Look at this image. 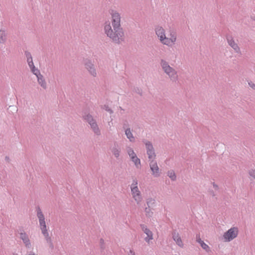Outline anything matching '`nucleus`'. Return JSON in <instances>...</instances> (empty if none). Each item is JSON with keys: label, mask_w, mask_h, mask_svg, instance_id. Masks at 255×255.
<instances>
[{"label": "nucleus", "mask_w": 255, "mask_h": 255, "mask_svg": "<svg viewBox=\"0 0 255 255\" xmlns=\"http://www.w3.org/2000/svg\"><path fill=\"white\" fill-rule=\"evenodd\" d=\"M172 236L173 240L175 242L177 245L183 248L184 247V244L179 233L176 231H173L172 233Z\"/></svg>", "instance_id": "2eb2a0df"}, {"label": "nucleus", "mask_w": 255, "mask_h": 255, "mask_svg": "<svg viewBox=\"0 0 255 255\" xmlns=\"http://www.w3.org/2000/svg\"><path fill=\"white\" fill-rule=\"evenodd\" d=\"M31 70V71L32 72V73L35 75L36 77H37L38 76H40L41 75V74L40 73V71L37 69V68H36L35 67H34V68H32L30 69Z\"/></svg>", "instance_id": "5701e85b"}, {"label": "nucleus", "mask_w": 255, "mask_h": 255, "mask_svg": "<svg viewBox=\"0 0 255 255\" xmlns=\"http://www.w3.org/2000/svg\"><path fill=\"white\" fill-rule=\"evenodd\" d=\"M201 246V247L204 249L205 250L206 252H210V248L208 246V245H207L206 243H205L204 242V243H202V244H201V245H200Z\"/></svg>", "instance_id": "b1692460"}, {"label": "nucleus", "mask_w": 255, "mask_h": 255, "mask_svg": "<svg viewBox=\"0 0 255 255\" xmlns=\"http://www.w3.org/2000/svg\"><path fill=\"white\" fill-rule=\"evenodd\" d=\"M160 64L163 71L168 76L171 81L176 82L178 80V76L177 71L171 67L166 60L161 59Z\"/></svg>", "instance_id": "20e7f679"}, {"label": "nucleus", "mask_w": 255, "mask_h": 255, "mask_svg": "<svg viewBox=\"0 0 255 255\" xmlns=\"http://www.w3.org/2000/svg\"><path fill=\"white\" fill-rule=\"evenodd\" d=\"M100 243H101V244H103V243H104V240H103L102 239H101L100 240Z\"/></svg>", "instance_id": "e433bc0d"}, {"label": "nucleus", "mask_w": 255, "mask_h": 255, "mask_svg": "<svg viewBox=\"0 0 255 255\" xmlns=\"http://www.w3.org/2000/svg\"><path fill=\"white\" fill-rule=\"evenodd\" d=\"M215 195L214 193V192H213V193H212V196H214Z\"/></svg>", "instance_id": "4c0bfd02"}, {"label": "nucleus", "mask_w": 255, "mask_h": 255, "mask_svg": "<svg viewBox=\"0 0 255 255\" xmlns=\"http://www.w3.org/2000/svg\"><path fill=\"white\" fill-rule=\"evenodd\" d=\"M125 134L127 137L129 139V141L134 142L135 141V138L131 132L130 128H127L125 130Z\"/></svg>", "instance_id": "f3484780"}, {"label": "nucleus", "mask_w": 255, "mask_h": 255, "mask_svg": "<svg viewBox=\"0 0 255 255\" xmlns=\"http://www.w3.org/2000/svg\"><path fill=\"white\" fill-rule=\"evenodd\" d=\"M127 151L131 160L134 163L135 167L137 168H140L141 165L140 160L137 157L133 149L130 147H128Z\"/></svg>", "instance_id": "6e6552de"}, {"label": "nucleus", "mask_w": 255, "mask_h": 255, "mask_svg": "<svg viewBox=\"0 0 255 255\" xmlns=\"http://www.w3.org/2000/svg\"><path fill=\"white\" fill-rule=\"evenodd\" d=\"M102 108L111 114L113 113V111L110 109L108 105H105Z\"/></svg>", "instance_id": "a878e982"}, {"label": "nucleus", "mask_w": 255, "mask_h": 255, "mask_svg": "<svg viewBox=\"0 0 255 255\" xmlns=\"http://www.w3.org/2000/svg\"><path fill=\"white\" fill-rule=\"evenodd\" d=\"M137 184H138L137 180L136 179H133L132 183L130 185V189H132V188H134V187H135V188L137 187Z\"/></svg>", "instance_id": "393cba45"}, {"label": "nucleus", "mask_w": 255, "mask_h": 255, "mask_svg": "<svg viewBox=\"0 0 255 255\" xmlns=\"http://www.w3.org/2000/svg\"><path fill=\"white\" fill-rule=\"evenodd\" d=\"M227 40L228 44L234 49L235 52L241 54V51L238 44L235 42L233 38L231 36H228L227 37Z\"/></svg>", "instance_id": "ddd939ff"}, {"label": "nucleus", "mask_w": 255, "mask_h": 255, "mask_svg": "<svg viewBox=\"0 0 255 255\" xmlns=\"http://www.w3.org/2000/svg\"><path fill=\"white\" fill-rule=\"evenodd\" d=\"M26 60H27V63H30L31 62H32V61H33L32 57H31V58H26Z\"/></svg>", "instance_id": "72a5a7b5"}, {"label": "nucleus", "mask_w": 255, "mask_h": 255, "mask_svg": "<svg viewBox=\"0 0 255 255\" xmlns=\"http://www.w3.org/2000/svg\"><path fill=\"white\" fill-rule=\"evenodd\" d=\"M18 232L19 235V238L22 241L25 247L27 249L30 248L31 244L28 235L22 229H20Z\"/></svg>", "instance_id": "9d476101"}, {"label": "nucleus", "mask_w": 255, "mask_h": 255, "mask_svg": "<svg viewBox=\"0 0 255 255\" xmlns=\"http://www.w3.org/2000/svg\"><path fill=\"white\" fill-rule=\"evenodd\" d=\"M213 187H214L215 189L217 190V189H218V185H217V184H216L215 183H213Z\"/></svg>", "instance_id": "f704fd0d"}, {"label": "nucleus", "mask_w": 255, "mask_h": 255, "mask_svg": "<svg viewBox=\"0 0 255 255\" xmlns=\"http://www.w3.org/2000/svg\"><path fill=\"white\" fill-rule=\"evenodd\" d=\"M155 201L152 198H148L146 200V204L148 207L153 208L154 206Z\"/></svg>", "instance_id": "aec40b11"}, {"label": "nucleus", "mask_w": 255, "mask_h": 255, "mask_svg": "<svg viewBox=\"0 0 255 255\" xmlns=\"http://www.w3.org/2000/svg\"><path fill=\"white\" fill-rule=\"evenodd\" d=\"M111 150L115 157L118 158L121 152V147L117 142H115L113 146L111 147Z\"/></svg>", "instance_id": "dca6fc26"}, {"label": "nucleus", "mask_w": 255, "mask_h": 255, "mask_svg": "<svg viewBox=\"0 0 255 255\" xmlns=\"http://www.w3.org/2000/svg\"><path fill=\"white\" fill-rule=\"evenodd\" d=\"M127 126H128V124H127L125 123V124H124V125H123V128H124L125 129H126L127 128H127Z\"/></svg>", "instance_id": "c9c22d12"}, {"label": "nucleus", "mask_w": 255, "mask_h": 255, "mask_svg": "<svg viewBox=\"0 0 255 255\" xmlns=\"http://www.w3.org/2000/svg\"><path fill=\"white\" fill-rule=\"evenodd\" d=\"M140 226L143 232L147 236V237L144 238L145 241L147 243H149L150 240L153 239V234L152 232L144 224H141Z\"/></svg>", "instance_id": "4468645a"}, {"label": "nucleus", "mask_w": 255, "mask_h": 255, "mask_svg": "<svg viewBox=\"0 0 255 255\" xmlns=\"http://www.w3.org/2000/svg\"><path fill=\"white\" fill-rule=\"evenodd\" d=\"M128 255H135V254L133 250H130L129 253H128Z\"/></svg>", "instance_id": "2f4dec72"}, {"label": "nucleus", "mask_w": 255, "mask_h": 255, "mask_svg": "<svg viewBox=\"0 0 255 255\" xmlns=\"http://www.w3.org/2000/svg\"><path fill=\"white\" fill-rule=\"evenodd\" d=\"M28 63V65L30 68V69H32V68H34V67H35V66L34 65V63H33V62H31L30 63Z\"/></svg>", "instance_id": "c756f323"}, {"label": "nucleus", "mask_w": 255, "mask_h": 255, "mask_svg": "<svg viewBox=\"0 0 255 255\" xmlns=\"http://www.w3.org/2000/svg\"><path fill=\"white\" fill-rule=\"evenodd\" d=\"M130 189L132 198L137 204H139L142 200V197L138 187L136 188L134 187Z\"/></svg>", "instance_id": "9b49d317"}, {"label": "nucleus", "mask_w": 255, "mask_h": 255, "mask_svg": "<svg viewBox=\"0 0 255 255\" xmlns=\"http://www.w3.org/2000/svg\"><path fill=\"white\" fill-rule=\"evenodd\" d=\"M86 69L90 74L94 77L97 75V71L95 65L90 60L87 61L85 63Z\"/></svg>", "instance_id": "f8f14e48"}, {"label": "nucleus", "mask_w": 255, "mask_h": 255, "mask_svg": "<svg viewBox=\"0 0 255 255\" xmlns=\"http://www.w3.org/2000/svg\"><path fill=\"white\" fill-rule=\"evenodd\" d=\"M83 119L90 125L92 130L95 134L97 135H101V130L96 120L94 119L93 116L89 113H85V114L83 115Z\"/></svg>", "instance_id": "39448f33"}, {"label": "nucleus", "mask_w": 255, "mask_h": 255, "mask_svg": "<svg viewBox=\"0 0 255 255\" xmlns=\"http://www.w3.org/2000/svg\"><path fill=\"white\" fill-rule=\"evenodd\" d=\"M37 79V82L38 84L41 86V87L43 89H46L47 88V84L43 77V76L41 74V75L38 76Z\"/></svg>", "instance_id": "a211bd4d"}, {"label": "nucleus", "mask_w": 255, "mask_h": 255, "mask_svg": "<svg viewBox=\"0 0 255 255\" xmlns=\"http://www.w3.org/2000/svg\"><path fill=\"white\" fill-rule=\"evenodd\" d=\"M155 32L160 42L163 45L172 47L177 41V32L173 29L169 30L168 37L166 36L165 29L160 26L155 27Z\"/></svg>", "instance_id": "f03ea898"}, {"label": "nucleus", "mask_w": 255, "mask_h": 255, "mask_svg": "<svg viewBox=\"0 0 255 255\" xmlns=\"http://www.w3.org/2000/svg\"><path fill=\"white\" fill-rule=\"evenodd\" d=\"M249 85L253 89H255V84L253 83L252 82H249Z\"/></svg>", "instance_id": "7c9ffc66"}, {"label": "nucleus", "mask_w": 255, "mask_h": 255, "mask_svg": "<svg viewBox=\"0 0 255 255\" xmlns=\"http://www.w3.org/2000/svg\"><path fill=\"white\" fill-rule=\"evenodd\" d=\"M149 167L151 171V174L154 177H158L160 176V172L159 168L157 165L156 161L155 159L149 160Z\"/></svg>", "instance_id": "1a4fd4ad"}, {"label": "nucleus", "mask_w": 255, "mask_h": 255, "mask_svg": "<svg viewBox=\"0 0 255 255\" xmlns=\"http://www.w3.org/2000/svg\"><path fill=\"white\" fill-rule=\"evenodd\" d=\"M238 235V228L237 227H233L224 233L223 237L225 241L230 242L236 238Z\"/></svg>", "instance_id": "0eeeda50"}, {"label": "nucleus", "mask_w": 255, "mask_h": 255, "mask_svg": "<svg viewBox=\"0 0 255 255\" xmlns=\"http://www.w3.org/2000/svg\"><path fill=\"white\" fill-rule=\"evenodd\" d=\"M36 211L37 212V217L39 220V226L41 230L42 234L43 235L46 242L49 244L50 247L51 248H53V245L52 243L51 238L49 237L47 231L45 217L39 206L36 207Z\"/></svg>", "instance_id": "7ed1b4c3"}, {"label": "nucleus", "mask_w": 255, "mask_h": 255, "mask_svg": "<svg viewBox=\"0 0 255 255\" xmlns=\"http://www.w3.org/2000/svg\"><path fill=\"white\" fill-rule=\"evenodd\" d=\"M112 16V24L109 21L105 23L104 26L105 33L113 42L120 43L123 41L124 32L121 27V15L116 10H112L110 12Z\"/></svg>", "instance_id": "f257e3e1"}, {"label": "nucleus", "mask_w": 255, "mask_h": 255, "mask_svg": "<svg viewBox=\"0 0 255 255\" xmlns=\"http://www.w3.org/2000/svg\"><path fill=\"white\" fill-rule=\"evenodd\" d=\"M196 240L197 242L200 244V245H201V244H202V243H204V242L200 238L199 236H196Z\"/></svg>", "instance_id": "c85d7f7f"}, {"label": "nucleus", "mask_w": 255, "mask_h": 255, "mask_svg": "<svg viewBox=\"0 0 255 255\" xmlns=\"http://www.w3.org/2000/svg\"><path fill=\"white\" fill-rule=\"evenodd\" d=\"M4 159H5V161H6L7 162H9L10 161V159L9 156H6L5 157Z\"/></svg>", "instance_id": "473e14b6"}, {"label": "nucleus", "mask_w": 255, "mask_h": 255, "mask_svg": "<svg viewBox=\"0 0 255 255\" xmlns=\"http://www.w3.org/2000/svg\"><path fill=\"white\" fill-rule=\"evenodd\" d=\"M6 40V34L3 29L0 30V43L4 44Z\"/></svg>", "instance_id": "6ab92c4d"}, {"label": "nucleus", "mask_w": 255, "mask_h": 255, "mask_svg": "<svg viewBox=\"0 0 255 255\" xmlns=\"http://www.w3.org/2000/svg\"><path fill=\"white\" fill-rule=\"evenodd\" d=\"M142 142L144 144L146 154L149 160L155 159L156 156L154 148L152 142L146 139H143Z\"/></svg>", "instance_id": "423d86ee"}, {"label": "nucleus", "mask_w": 255, "mask_h": 255, "mask_svg": "<svg viewBox=\"0 0 255 255\" xmlns=\"http://www.w3.org/2000/svg\"><path fill=\"white\" fill-rule=\"evenodd\" d=\"M24 54H25V56L26 57V58H31V57H32V55L30 53V52H29V51H25L24 52Z\"/></svg>", "instance_id": "cd10ccee"}, {"label": "nucleus", "mask_w": 255, "mask_h": 255, "mask_svg": "<svg viewBox=\"0 0 255 255\" xmlns=\"http://www.w3.org/2000/svg\"><path fill=\"white\" fill-rule=\"evenodd\" d=\"M167 175L172 181H175L176 179V176L173 170L168 171L167 172Z\"/></svg>", "instance_id": "412c9836"}, {"label": "nucleus", "mask_w": 255, "mask_h": 255, "mask_svg": "<svg viewBox=\"0 0 255 255\" xmlns=\"http://www.w3.org/2000/svg\"><path fill=\"white\" fill-rule=\"evenodd\" d=\"M151 208L149 207H145V212L146 217H150L152 216L153 214V212L151 210Z\"/></svg>", "instance_id": "4be33fe9"}, {"label": "nucleus", "mask_w": 255, "mask_h": 255, "mask_svg": "<svg viewBox=\"0 0 255 255\" xmlns=\"http://www.w3.org/2000/svg\"><path fill=\"white\" fill-rule=\"evenodd\" d=\"M249 174L250 176H251L252 177L255 179V169H252L250 170L249 171Z\"/></svg>", "instance_id": "bb28decb"}]
</instances>
